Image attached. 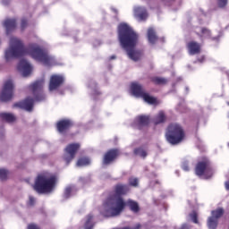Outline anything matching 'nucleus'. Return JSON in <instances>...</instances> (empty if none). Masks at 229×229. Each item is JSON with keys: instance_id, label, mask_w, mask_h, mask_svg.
Instances as JSON below:
<instances>
[{"instance_id": "2f4dec72", "label": "nucleus", "mask_w": 229, "mask_h": 229, "mask_svg": "<svg viewBox=\"0 0 229 229\" xmlns=\"http://www.w3.org/2000/svg\"><path fill=\"white\" fill-rule=\"evenodd\" d=\"M10 172L4 168H0V180L1 182H4L8 180V174Z\"/></svg>"}, {"instance_id": "f03ea898", "label": "nucleus", "mask_w": 229, "mask_h": 229, "mask_svg": "<svg viewBox=\"0 0 229 229\" xmlns=\"http://www.w3.org/2000/svg\"><path fill=\"white\" fill-rule=\"evenodd\" d=\"M130 192V185L124 183H117L114 187V193H110L103 202L104 210L102 216L104 217H117L121 216L124 208H126V201L123 196H126Z\"/></svg>"}, {"instance_id": "ea45409f", "label": "nucleus", "mask_w": 229, "mask_h": 229, "mask_svg": "<svg viewBox=\"0 0 229 229\" xmlns=\"http://www.w3.org/2000/svg\"><path fill=\"white\" fill-rule=\"evenodd\" d=\"M27 229H40V227L35 224H30Z\"/></svg>"}, {"instance_id": "b1692460", "label": "nucleus", "mask_w": 229, "mask_h": 229, "mask_svg": "<svg viewBox=\"0 0 229 229\" xmlns=\"http://www.w3.org/2000/svg\"><path fill=\"white\" fill-rule=\"evenodd\" d=\"M135 13L141 21H146L148 19V11L144 7H138L135 9Z\"/></svg>"}, {"instance_id": "f8f14e48", "label": "nucleus", "mask_w": 229, "mask_h": 229, "mask_svg": "<svg viewBox=\"0 0 229 229\" xmlns=\"http://www.w3.org/2000/svg\"><path fill=\"white\" fill-rule=\"evenodd\" d=\"M119 157V150L117 148H111L107 150L103 157V165H110Z\"/></svg>"}, {"instance_id": "9d476101", "label": "nucleus", "mask_w": 229, "mask_h": 229, "mask_svg": "<svg viewBox=\"0 0 229 229\" xmlns=\"http://www.w3.org/2000/svg\"><path fill=\"white\" fill-rule=\"evenodd\" d=\"M65 83V78L64 75L60 74H53L50 77L49 84H48V90L49 92H54V90H58L62 85Z\"/></svg>"}, {"instance_id": "cd10ccee", "label": "nucleus", "mask_w": 229, "mask_h": 229, "mask_svg": "<svg viewBox=\"0 0 229 229\" xmlns=\"http://www.w3.org/2000/svg\"><path fill=\"white\" fill-rule=\"evenodd\" d=\"M93 219H94V216L92 215H88L86 216L84 229H94V222L92 221Z\"/></svg>"}, {"instance_id": "2eb2a0df", "label": "nucleus", "mask_w": 229, "mask_h": 229, "mask_svg": "<svg viewBox=\"0 0 229 229\" xmlns=\"http://www.w3.org/2000/svg\"><path fill=\"white\" fill-rule=\"evenodd\" d=\"M149 125V116L148 115H140L137 116L134 121V126L138 130H142V128H146V126Z\"/></svg>"}, {"instance_id": "412c9836", "label": "nucleus", "mask_w": 229, "mask_h": 229, "mask_svg": "<svg viewBox=\"0 0 229 229\" xmlns=\"http://www.w3.org/2000/svg\"><path fill=\"white\" fill-rule=\"evenodd\" d=\"M4 26L6 29L7 33H10V31H13V30L17 28V21L11 19L5 20Z\"/></svg>"}, {"instance_id": "5701e85b", "label": "nucleus", "mask_w": 229, "mask_h": 229, "mask_svg": "<svg viewBox=\"0 0 229 229\" xmlns=\"http://www.w3.org/2000/svg\"><path fill=\"white\" fill-rule=\"evenodd\" d=\"M134 155L140 157L141 158H146L148 157V148L144 147H138L133 150Z\"/></svg>"}, {"instance_id": "393cba45", "label": "nucleus", "mask_w": 229, "mask_h": 229, "mask_svg": "<svg viewBox=\"0 0 229 229\" xmlns=\"http://www.w3.org/2000/svg\"><path fill=\"white\" fill-rule=\"evenodd\" d=\"M150 81L154 83V85H166L167 79L164 77H151Z\"/></svg>"}, {"instance_id": "6ab92c4d", "label": "nucleus", "mask_w": 229, "mask_h": 229, "mask_svg": "<svg viewBox=\"0 0 229 229\" xmlns=\"http://www.w3.org/2000/svg\"><path fill=\"white\" fill-rule=\"evenodd\" d=\"M129 207L130 210L133 212L134 214H139L140 212V207L139 206V202L128 199L127 202H125V207Z\"/></svg>"}, {"instance_id": "f3484780", "label": "nucleus", "mask_w": 229, "mask_h": 229, "mask_svg": "<svg viewBox=\"0 0 229 229\" xmlns=\"http://www.w3.org/2000/svg\"><path fill=\"white\" fill-rule=\"evenodd\" d=\"M187 49L189 55H199L201 53V45L196 41H190L187 43Z\"/></svg>"}, {"instance_id": "aec40b11", "label": "nucleus", "mask_w": 229, "mask_h": 229, "mask_svg": "<svg viewBox=\"0 0 229 229\" xmlns=\"http://www.w3.org/2000/svg\"><path fill=\"white\" fill-rule=\"evenodd\" d=\"M142 99L145 101V103L154 105V106L160 105L159 99L155 97H151L148 92L144 94Z\"/></svg>"}, {"instance_id": "4468645a", "label": "nucleus", "mask_w": 229, "mask_h": 229, "mask_svg": "<svg viewBox=\"0 0 229 229\" xmlns=\"http://www.w3.org/2000/svg\"><path fill=\"white\" fill-rule=\"evenodd\" d=\"M131 92L132 96H134L135 98H141L147 93L146 89H144V87H142V85L137 82H132L131 84Z\"/></svg>"}, {"instance_id": "f704fd0d", "label": "nucleus", "mask_w": 229, "mask_h": 229, "mask_svg": "<svg viewBox=\"0 0 229 229\" xmlns=\"http://www.w3.org/2000/svg\"><path fill=\"white\" fill-rule=\"evenodd\" d=\"M131 187H139V179L135 177L129 178V184Z\"/></svg>"}, {"instance_id": "c9c22d12", "label": "nucleus", "mask_w": 229, "mask_h": 229, "mask_svg": "<svg viewBox=\"0 0 229 229\" xmlns=\"http://www.w3.org/2000/svg\"><path fill=\"white\" fill-rule=\"evenodd\" d=\"M217 4L219 8H226L228 4V0H217Z\"/></svg>"}, {"instance_id": "4be33fe9", "label": "nucleus", "mask_w": 229, "mask_h": 229, "mask_svg": "<svg viewBox=\"0 0 229 229\" xmlns=\"http://www.w3.org/2000/svg\"><path fill=\"white\" fill-rule=\"evenodd\" d=\"M148 39L150 44H156L157 40H158V37L157 36V32H155L154 28H149L148 30Z\"/></svg>"}, {"instance_id": "423d86ee", "label": "nucleus", "mask_w": 229, "mask_h": 229, "mask_svg": "<svg viewBox=\"0 0 229 229\" xmlns=\"http://www.w3.org/2000/svg\"><path fill=\"white\" fill-rule=\"evenodd\" d=\"M195 174L197 176H206V178H211L214 174V169L212 168V164L210 160L207 157H203L199 161L195 166Z\"/></svg>"}, {"instance_id": "7c9ffc66", "label": "nucleus", "mask_w": 229, "mask_h": 229, "mask_svg": "<svg viewBox=\"0 0 229 229\" xmlns=\"http://www.w3.org/2000/svg\"><path fill=\"white\" fill-rule=\"evenodd\" d=\"M208 228L216 229L217 228V219L214 218V216H209L208 219Z\"/></svg>"}, {"instance_id": "72a5a7b5", "label": "nucleus", "mask_w": 229, "mask_h": 229, "mask_svg": "<svg viewBox=\"0 0 229 229\" xmlns=\"http://www.w3.org/2000/svg\"><path fill=\"white\" fill-rule=\"evenodd\" d=\"M190 217H191L192 223H194L195 225H199V220H198V212L192 211L190 214Z\"/></svg>"}, {"instance_id": "1a4fd4ad", "label": "nucleus", "mask_w": 229, "mask_h": 229, "mask_svg": "<svg viewBox=\"0 0 229 229\" xmlns=\"http://www.w3.org/2000/svg\"><path fill=\"white\" fill-rule=\"evenodd\" d=\"M44 86V81H36L30 85L35 101H44L46 99V95L42 92V87Z\"/></svg>"}, {"instance_id": "f257e3e1", "label": "nucleus", "mask_w": 229, "mask_h": 229, "mask_svg": "<svg viewBox=\"0 0 229 229\" xmlns=\"http://www.w3.org/2000/svg\"><path fill=\"white\" fill-rule=\"evenodd\" d=\"M25 55H30L31 58L40 62L43 65H51V62H53V57L49 56V54L40 47L30 46L26 47L21 39L13 37L11 38L9 48L5 51L4 55L6 62L12 60V58H21V56H25Z\"/></svg>"}, {"instance_id": "7ed1b4c3", "label": "nucleus", "mask_w": 229, "mask_h": 229, "mask_svg": "<svg viewBox=\"0 0 229 229\" xmlns=\"http://www.w3.org/2000/svg\"><path fill=\"white\" fill-rule=\"evenodd\" d=\"M118 39L121 47L126 49L127 55L133 62H139L144 52L142 50H133L139 44V34L126 23H121L118 26Z\"/></svg>"}, {"instance_id": "20e7f679", "label": "nucleus", "mask_w": 229, "mask_h": 229, "mask_svg": "<svg viewBox=\"0 0 229 229\" xmlns=\"http://www.w3.org/2000/svg\"><path fill=\"white\" fill-rule=\"evenodd\" d=\"M58 183V176L49 172H41L38 174L33 189L38 194H50L55 191Z\"/></svg>"}, {"instance_id": "9b49d317", "label": "nucleus", "mask_w": 229, "mask_h": 229, "mask_svg": "<svg viewBox=\"0 0 229 229\" xmlns=\"http://www.w3.org/2000/svg\"><path fill=\"white\" fill-rule=\"evenodd\" d=\"M72 126L74 123L70 119H62L56 123V130L59 133H67Z\"/></svg>"}, {"instance_id": "c03bdc74", "label": "nucleus", "mask_w": 229, "mask_h": 229, "mask_svg": "<svg viewBox=\"0 0 229 229\" xmlns=\"http://www.w3.org/2000/svg\"><path fill=\"white\" fill-rule=\"evenodd\" d=\"M161 1H165V0H161Z\"/></svg>"}, {"instance_id": "c756f323", "label": "nucleus", "mask_w": 229, "mask_h": 229, "mask_svg": "<svg viewBox=\"0 0 229 229\" xmlns=\"http://www.w3.org/2000/svg\"><path fill=\"white\" fill-rule=\"evenodd\" d=\"M84 165H90V159L89 157H80L77 161L78 167H83Z\"/></svg>"}, {"instance_id": "e433bc0d", "label": "nucleus", "mask_w": 229, "mask_h": 229, "mask_svg": "<svg viewBox=\"0 0 229 229\" xmlns=\"http://www.w3.org/2000/svg\"><path fill=\"white\" fill-rule=\"evenodd\" d=\"M21 30H26V28H28V20L26 18L21 20Z\"/></svg>"}, {"instance_id": "bb28decb", "label": "nucleus", "mask_w": 229, "mask_h": 229, "mask_svg": "<svg viewBox=\"0 0 229 229\" xmlns=\"http://www.w3.org/2000/svg\"><path fill=\"white\" fill-rule=\"evenodd\" d=\"M225 214V209L223 208H218L211 212V217L214 219H219L220 217H223V215Z\"/></svg>"}, {"instance_id": "a211bd4d", "label": "nucleus", "mask_w": 229, "mask_h": 229, "mask_svg": "<svg viewBox=\"0 0 229 229\" xmlns=\"http://www.w3.org/2000/svg\"><path fill=\"white\" fill-rule=\"evenodd\" d=\"M199 38H208V40H219L217 37H212V31L206 27L200 29V33H197Z\"/></svg>"}, {"instance_id": "c85d7f7f", "label": "nucleus", "mask_w": 229, "mask_h": 229, "mask_svg": "<svg viewBox=\"0 0 229 229\" xmlns=\"http://www.w3.org/2000/svg\"><path fill=\"white\" fill-rule=\"evenodd\" d=\"M162 123H165V114L160 111L154 120V124H162Z\"/></svg>"}, {"instance_id": "a19ab883", "label": "nucleus", "mask_w": 229, "mask_h": 229, "mask_svg": "<svg viewBox=\"0 0 229 229\" xmlns=\"http://www.w3.org/2000/svg\"><path fill=\"white\" fill-rule=\"evenodd\" d=\"M180 229H189V225L187 224H183Z\"/></svg>"}, {"instance_id": "37998d69", "label": "nucleus", "mask_w": 229, "mask_h": 229, "mask_svg": "<svg viewBox=\"0 0 229 229\" xmlns=\"http://www.w3.org/2000/svg\"><path fill=\"white\" fill-rule=\"evenodd\" d=\"M115 58H116L115 55H112V56L110 57V60H115Z\"/></svg>"}, {"instance_id": "ddd939ff", "label": "nucleus", "mask_w": 229, "mask_h": 229, "mask_svg": "<svg viewBox=\"0 0 229 229\" xmlns=\"http://www.w3.org/2000/svg\"><path fill=\"white\" fill-rule=\"evenodd\" d=\"M34 100L32 98L28 97L22 101L15 103L13 105L14 108H21V110H26L27 112H31L33 110Z\"/></svg>"}, {"instance_id": "473e14b6", "label": "nucleus", "mask_w": 229, "mask_h": 229, "mask_svg": "<svg viewBox=\"0 0 229 229\" xmlns=\"http://www.w3.org/2000/svg\"><path fill=\"white\" fill-rule=\"evenodd\" d=\"M72 193V186L66 187L64 191V199H69V198H71Z\"/></svg>"}, {"instance_id": "39448f33", "label": "nucleus", "mask_w": 229, "mask_h": 229, "mask_svg": "<svg viewBox=\"0 0 229 229\" xmlns=\"http://www.w3.org/2000/svg\"><path fill=\"white\" fill-rule=\"evenodd\" d=\"M185 129L178 123H171L165 130V138L171 146H178L185 140Z\"/></svg>"}, {"instance_id": "a878e982", "label": "nucleus", "mask_w": 229, "mask_h": 229, "mask_svg": "<svg viewBox=\"0 0 229 229\" xmlns=\"http://www.w3.org/2000/svg\"><path fill=\"white\" fill-rule=\"evenodd\" d=\"M0 117L3 119V121H6V123L15 122V115L10 113H1Z\"/></svg>"}, {"instance_id": "79ce46f5", "label": "nucleus", "mask_w": 229, "mask_h": 229, "mask_svg": "<svg viewBox=\"0 0 229 229\" xmlns=\"http://www.w3.org/2000/svg\"><path fill=\"white\" fill-rule=\"evenodd\" d=\"M225 187H226V189L229 191V182H227L225 183Z\"/></svg>"}, {"instance_id": "dca6fc26", "label": "nucleus", "mask_w": 229, "mask_h": 229, "mask_svg": "<svg viewBox=\"0 0 229 229\" xmlns=\"http://www.w3.org/2000/svg\"><path fill=\"white\" fill-rule=\"evenodd\" d=\"M18 70L22 72L23 76H30L32 71L31 64L26 59H21L18 64Z\"/></svg>"}, {"instance_id": "4c0bfd02", "label": "nucleus", "mask_w": 229, "mask_h": 229, "mask_svg": "<svg viewBox=\"0 0 229 229\" xmlns=\"http://www.w3.org/2000/svg\"><path fill=\"white\" fill-rule=\"evenodd\" d=\"M182 169H183V171H189V162L184 161L182 164Z\"/></svg>"}, {"instance_id": "58836bf2", "label": "nucleus", "mask_w": 229, "mask_h": 229, "mask_svg": "<svg viewBox=\"0 0 229 229\" xmlns=\"http://www.w3.org/2000/svg\"><path fill=\"white\" fill-rule=\"evenodd\" d=\"M33 205H35V198L30 197L29 198V202H28V206L29 207H33Z\"/></svg>"}, {"instance_id": "6e6552de", "label": "nucleus", "mask_w": 229, "mask_h": 229, "mask_svg": "<svg viewBox=\"0 0 229 229\" xmlns=\"http://www.w3.org/2000/svg\"><path fill=\"white\" fill-rule=\"evenodd\" d=\"M13 81L12 80H7L4 83V87L0 94V101H3L4 103L12 101L13 98Z\"/></svg>"}, {"instance_id": "0eeeda50", "label": "nucleus", "mask_w": 229, "mask_h": 229, "mask_svg": "<svg viewBox=\"0 0 229 229\" xmlns=\"http://www.w3.org/2000/svg\"><path fill=\"white\" fill-rule=\"evenodd\" d=\"M81 144L80 143H70L64 148V154L63 156V160L65 162L66 165H69L72 160L76 157V153L80 151Z\"/></svg>"}]
</instances>
